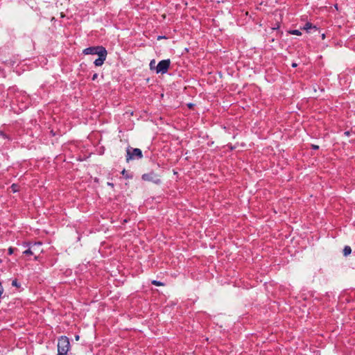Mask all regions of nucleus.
<instances>
[{
    "instance_id": "nucleus-1",
    "label": "nucleus",
    "mask_w": 355,
    "mask_h": 355,
    "mask_svg": "<svg viewBox=\"0 0 355 355\" xmlns=\"http://www.w3.org/2000/svg\"><path fill=\"white\" fill-rule=\"evenodd\" d=\"M70 349L69 340L66 336H61L58 341V354L57 355H67Z\"/></svg>"
},
{
    "instance_id": "nucleus-2",
    "label": "nucleus",
    "mask_w": 355,
    "mask_h": 355,
    "mask_svg": "<svg viewBox=\"0 0 355 355\" xmlns=\"http://www.w3.org/2000/svg\"><path fill=\"white\" fill-rule=\"evenodd\" d=\"M170 64L171 61L169 59L161 60L156 66V73L162 74L166 73L168 71Z\"/></svg>"
},
{
    "instance_id": "nucleus-3",
    "label": "nucleus",
    "mask_w": 355,
    "mask_h": 355,
    "mask_svg": "<svg viewBox=\"0 0 355 355\" xmlns=\"http://www.w3.org/2000/svg\"><path fill=\"white\" fill-rule=\"evenodd\" d=\"M143 155L142 152L139 148H128L127 149V156H126V161L129 162L130 159H141L142 158Z\"/></svg>"
},
{
    "instance_id": "nucleus-4",
    "label": "nucleus",
    "mask_w": 355,
    "mask_h": 355,
    "mask_svg": "<svg viewBox=\"0 0 355 355\" xmlns=\"http://www.w3.org/2000/svg\"><path fill=\"white\" fill-rule=\"evenodd\" d=\"M105 49L103 46H90L85 49L83 53L85 55H98L101 52Z\"/></svg>"
},
{
    "instance_id": "nucleus-5",
    "label": "nucleus",
    "mask_w": 355,
    "mask_h": 355,
    "mask_svg": "<svg viewBox=\"0 0 355 355\" xmlns=\"http://www.w3.org/2000/svg\"><path fill=\"white\" fill-rule=\"evenodd\" d=\"M107 55V52L106 49H105L104 51H103L102 52L98 53V58L97 59H96L94 62V64H95V66H96V67L102 66L105 60H106Z\"/></svg>"
},
{
    "instance_id": "nucleus-6",
    "label": "nucleus",
    "mask_w": 355,
    "mask_h": 355,
    "mask_svg": "<svg viewBox=\"0 0 355 355\" xmlns=\"http://www.w3.org/2000/svg\"><path fill=\"white\" fill-rule=\"evenodd\" d=\"M141 178L145 181H151L156 184L160 182V180L154 173H145L142 175Z\"/></svg>"
},
{
    "instance_id": "nucleus-7",
    "label": "nucleus",
    "mask_w": 355,
    "mask_h": 355,
    "mask_svg": "<svg viewBox=\"0 0 355 355\" xmlns=\"http://www.w3.org/2000/svg\"><path fill=\"white\" fill-rule=\"evenodd\" d=\"M42 243L41 242H37L33 244L31 247L33 249V250L35 252V254L40 253L42 251Z\"/></svg>"
},
{
    "instance_id": "nucleus-8",
    "label": "nucleus",
    "mask_w": 355,
    "mask_h": 355,
    "mask_svg": "<svg viewBox=\"0 0 355 355\" xmlns=\"http://www.w3.org/2000/svg\"><path fill=\"white\" fill-rule=\"evenodd\" d=\"M304 30H306V31H309V30H311V28H314V29H316V27L315 26H313V24L311 23H309V22H307L305 24V25L304 26V28H303Z\"/></svg>"
},
{
    "instance_id": "nucleus-9",
    "label": "nucleus",
    "mask_w": 355,
    "mask_h": 355,
    "mask_svg": "<svg viewBox=\"0 0 355 355\" xmlns=\"http://www.w3.org/2000/svg\"><path fill=\"white\" fill-rule=\"evenodd\" d=\"M352 252V249L349 246L346 245L343 249V254L344 256H348Z\"/></svg>"
},
{
    "instance_id": "nucleus-10",
    "label": "nucleus",
    "mask_w": 355,
    "mask_h": 355,
    "mask_svg": "<svg viewBox=\"0 0 355 355\" xmlns=\"http://www.w3.org/2000/svg\"><path fill=\"white\" fill-rule=\"evenodd\" d=\"M26 255H35V252L33 250L31 247L23 252Z\"/></svg>"
},
{
    "instance_id": "nucleus-11",
    "label": "nucleus",
    "mask_w": 355,
    "mask_h": 355,
    "mask_svg": "<svg viewBox=\"0 0 355 355\" xmlns=\"http://www.w3.org/2000/svg\"><path fill=\"white\" fill-rule=\"evenodd\" d=\"M10 189L13 193H15L19 191V186L16 184H12Z\"/></svg>"
},
{
    "instance_id": "nucleus-12",
    "label": "nucleus",
    "mask_w": 355,
    "mask_h": 355,
    "mask_svg": "<svg viewBox=\"0 0 355 355\" xmlns=\"http://www.w3.org/2000/svg\"><path fill=\"white\" fill-rule=\"evenodd\" d=\"M149 66H150V69L151 70L155 69V68H156V66H155V60H152L150 61V62Z\"/></svg>"
},
{
    "instance_id": "nucleus-13",
    "label": "nucleus",
    "mask_w": 355,
    "mask_h": 355,
    "mask_svg": "<svg viewBox=\"0 0 355 355\" xmlns=\"http://www.w3.org/2000/svg\"><path fill=\"white\" fill-rule=\"evenodd\" d=\"M292 35H301V32L299 30H293L290 32Z\"/></svg>"
},
{
    "instance_id": "nucleus-14",
    "label": "nucleus",
    "mask_w": 355,
    "mask_h": 355,
    "mask_svg": "<svg viewBox=\"0 0 355 355\" xmlns=\"http://www.w3.org/2000/svg\"><path fill=\"white\" fill-rule=\"evenodd\" d=\"M152 284H153V285H155V286H162V285H163V284H162V282H158V281H157V280H153V281H152Z\"/></svg>"
},
{
    "instance_id": "nucleus-15",
    "label": "nucleus",
    "mask_w": 355,
    "mask_h": 355,
    "mask_svg": "<svg viewBox=\"0 0 355 355\" xmlns=\"http://www.w3.org/2000/svg\"><path fill=\"white\" fill-rule=\"evenodd\" d=\"M12 286H15V287H19V286H19V284H18V282H17V279H14V280H12Z\"/></svg>"
},
{
    "instance_id": "nucleus-16",
    "label": "nucleus",
    "mask_w": 355,
    "mask_h": 355,
    "mask_svg": "<svg viewBox=\"0 0 355 355\" xmlns=\"http://www.w3.org/2000/svg\"><path fill=\"white\" fill-rule=\"evenodd\" d=\"M0 137L3 139H8V137L3 132L0 130Z\"/></svg>"
},
{
    "instance_id": "nucleus-17",
    "label": "nucleus",
    "mask_w": 355,
    "mask_h": 355,
    "mask_svg": "<svg viewBox=\"0 0 355 355\" xmlns=\"http://www.w3.org/2000/svg\"><path fill=\"white\" fill-rule=\"evenodd\" d=\"M15 250V249L14 248H12V247H10V248H8V254H9L10 255L14 253Z\"/></svg>"
},
{
    "instance_id": "nucleus-18",
    "label": "nucleus",
    "mask_w": 355,
    "mask_h": 355,
    "mask_svg": "<svg viewBox=\"0 0 355 355\" xmlns=\"http://www.w3.org/2000/svg\"><path fill=\"white\" fill-rule=\"evenodd\" d=\"M3 291H4L3 288L2 287L1 283L0 282V298L1 297V295H2L3 293Z\"/></svg>"
},
{
    "instance_id": "nucleus-19",
    "label": "nucleus",
    "mask_w": 355,
    "mask_h": 355,
    "mask_svg": "<svg viewBox=\"0 0 355 355\" xmlns=\"http://www.w3.org/2000/svg\"><path fill=\"white\" fill-rule=\"evenodd\" d=\"M98 77V74L97 73H94L92 76V80H94L97 78Z\"/></svg>"
},
{
    "instance_id": "nucleus-20",
    "label": "nucleus",
    "mask_w": 355,
    "mask_h": 355,
    "mask_svg": "<svg viewBox=\"0 0 355 355\" xmlns=\"http://www.w3.org/2000/svg\"><path fill=\"white\" fill-rule=\"evenodd\" d=\"M312 148L315 150H318L319 148V146L317 145H312Z\"/></svg>"
},
{
    "instance_id": "nucleus-21",
    "label": "nucleus",
    "mask_w": 355,
    "mask_h": 355,
    "mask_svg": "<svg viewBox=\"0 0 355 355\" xmlns=\"http://www.w3.org/2000/svg\"><path fill=\"white\" fill-rule=\"evenodd\" d=\"M107 185H108V186H110L111 187H114V184H113V183L107 182Z\"/></svg>"
},
{
    "instance_id": "nucleus-22",
    "label": "nucleus",
    "mask_w": 355,
    "mask_h": 355,
    "mask_svg": "<svg viewBox=\"0 0 355 355\" xmlns=\"http://www.w3.org/2000/svg\"><path fill=\"white\" fill-rule=\"evenodd\" d=\"M297 66V63L293 62V63L292 64V67H296Z\"/></svg>"
},
{
    "instance_id": "nucleus-23",
    "label": "nucleus",
    "mask_w": 355,
    "mask_h": 355,
    "mask_svg": "<svg viewBox=\"0 0 355 355\" xmlns=\"http://www.w3.org/2000/svg\"><path fill=\"white\" fill-rule=\"evenodd\" d=\"M122 174H123V175L125 174V169H124V170H123V171H122Z\"/></svg>"
},
{
    "instance_id": "nucleus-24",
    "label": "nucleus",
    "mask_w": 355,
    "mask_h": 355,
    "mask_svg": "<svg viewBox=\"0 0 355 355\" xmlns=\"http://www.w3.org/2000/svg\"><path fill=\"white\" fill-rule=\"evenodd\" d=\"M79 339V336H76V340H78Z\"/></svg>"
},
{
    "instance_id": "nucleus-25",
    "label": "nucleus",
    "mask_w": 355,
    "mask_h": 355,
    "mask_svg": "<svg viewBox=\"0 0 355 355\" xmlns=\"http://www.w3.org/2000/svg\"><path fill=\"white\" fill-rule=\"evenodd\" d=\"M162 37H163L162 36H159V37H158V40H159V39H161V38H162Z\"/></svg>"
},
{
    "instance_id": "nucleus-26",
    "label": "nucleus",
    "mask_w": 355,
    "mask_h": 355,
    "mask_svg": "<svg viewBox=\"0 0 355 355\" xmlns=\"http://www.w3.org/2000/svg\"><path fill=\"white\" fill-rule=\"evenodd\" d=\"M345 134H346V135H348L349 133V132H346Z\"/></svg>"
},
{
    "instance_id": "nucleus-27",
    "label": "nucleus",
    "mask_w": 355,
    "mask_h": 355,
    "mask_svg": "<svg viewBox=\"0 0 355 355\" xmlns=\"http://www.w3.org/2000/svg\"><path fill=\"white\" fill-rule=\"evenodd\" d=\"M35 259H37V257L36 255L35 256Z\"/></svg>"
}]
</instances>
